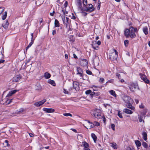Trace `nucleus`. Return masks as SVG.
Here are the masks:
<instances>
[{"mask_svg": "<svg viewBox=\"0 0 150 150\" xmlns=\"http://www.w3.org/2000/svg\"><path fill=\"white\" fill-rule=\"evenodd\" d=\"M5 143H6V145L8 146H10V144L8 143V140H6L5 141Z\"/></svg>", "mask_w": 150, "mask_h": 150, "instance_id": "nucleus-55", "label": "nucleus"}, {"mask_svg": "<svg viewBox=\"0 0 150 150\" xmlns=\"http://www.w3.org/2000/svg\"><path fill=\"white\" fill-rule=\"evenodd\" d=\"M43 110L47 113H51L54 112V110L52 108H44Z\"/></svg>", "mask_w": 150, "mask_h": 150, "instance_id": "nucleus-15", "label": "nucleus"}, {"mask_svg": "<svg viewBox=\"0 0 150 150\" xmlns=\"http://www.w3.org/2000/svg\"><path fill=\"white\" fill-rule=\"evenodd\" d=\"M111 127L113 131H115V126L114 124H112L111 125Z\"/></svg>", "mask_w": 150, "mask_h": 150, "instance_id": "nucleus-44", "label": "nucleus"}, {"mask_svg": "<svg viewBox=\"0 0 150 150\" xmlns=\"http://www.w3.org/2000/svg\"><path fill=\"white\" fill-rule=\"evenodd\" d=\"M17 91V90H16L10 91L7 94V96H6V97H8L11 96L13 94L15 93Z\"/></svg>", "mask_w": 150, "mask_h": 150, "instance_id": "nucleus-19", "label": "nucleus"}, {"mask_svg": "<svg viewBox=\"0 0 150 150\" xmlns=\"http://www.w3.org/2000/svg\"><path fill=\"white\" fill-rule=\"evenodd\" d=\"M7 13L6 11H5L4 12V15L2 16V19L3 20H4L6 19L7 16Z\"/></svg>", "mask_w": 150, "mask_h": 150, "instance_id": "nucleus-38", "label": "nucleus"}, {"mask_svg": "<svg viewBox=\"0 0 150 150\" xmlns=\"http://www.w3.org/2000/svg\"><path fill=\"white\" fill-rule=\"evenodd\" d=\"M48 82L54 86H55L56 83L53 80L50 79L48 80Z\"/></svg>", "mask_w": 150, "mask_h": 150, "instance_id": "nucleus-27", "label": "nucleus"}, {"mask_svg": "<svg viewBox=\"0 0 150 150\" xmlns=\"http://www.w3.org/2000/svg\"><path fill=\"white\" fill-rule=\"evenodd\" d=\"M63 21V23L65 26L66 28H68V26L71 25V20H70L67 17H66V18H64L62 19Z\"/></svg>", "mask_w": 150, "mask_h": 150, "instance_id": "nucleus-5", "label": "nucleus"}, {"mask_svg": "<svg viewBox=\"0 0 150 150\" xmlns=\"http://www.w3.org/2000/svg\"><path fill=\"white\" fill-rule=\"evenodd\" d=\"M73 88H71V89L72 90L74 88L76 90L77 88L78 87L79 83L77 81H74L73 82Z\"/></svg>", "mask_w": 150, "mask_h": 150, "instance_id": "nucleus-11", "label": "nucleus"}, {"mask_svg": "<svg viewBox=\"0 0 150 150\" xmlns=\"http://www.w3.org/2000/svg\"><path fill=\"white\" fill-rule=\"evenodd\" d=\"M63 90V92L65 94H69V92L68 91H67L65 89H64Z\"/></svg>", "mask_w": 150, "mask_h": 150, "instance_id": "nucleus-50", "label": "nucleus"}, {"mask_svg": "<svg viewBox=\"0 0 150 150\" xmlns=\"http://www.w3.org/2000/svg\"><path fill=\"white\" fill-rule=\"evenodd\" d=\"M56 31L55 30V29H54V30H53L52 32V34L53 35H54L56 34Z\"/></svg>", "mask_w": 150, "mask_h": 150, "instance_id": "nucleus-64", "label": "nucleus"}, {"mask_svg": "<svg viewBox=\"0 0 150 150\" xmlns=\"http://www.w3.org/2000/svg\"><path fill=\"white\" fill-rule=\"evenodd\" d=\"M83 5L84 6H86L87 5V0H83Z\"/></svg>", "mask_w": 150, "mask_h": 150, "instance_id": "nucleus-40", "label": "nucleus"}, {"mask_svg": "<svg viewBox=\"0 0 150 150\" xmlns=\"http://www.w3.org/2000/svg\"><path fill=\"white\" fill-rule=\"evenodd\" d=\"M63 115L65 116H70L71 117L72 116V115L70 113H64Z\"/></svg>", "mask_w": 150, "mask_h": 150, "instance_id": "nucleus-41", "label": "nucleus"}, {"mask_svg": "<svg viewBox=\"0 0 150 150\" xmlns=\"http://www.w3.org/2000/svg\"><path fill=\"white\" fill-rule=\"evenodd\" d=\"M80 62L81 65L83 66H87L88 64V61L86 59H81Z\"/></svg>", "mask_w": 150, "mask_h": 150, "instance_id": "nucleus-14", "label": "nucleus"}, {"mask_svg": "<svg viewBox=\"0 0 150 150\" xmlns=\"http://www.w3.org/2000/svg\"><path fill=\"white\" fill-rule=\"evenodd\" d=\"M113 52L110 54L109 57L111 60H116L118 56V52L115 49H113Z\"/></svg>", "mask_w": 150, "mask_h": 150, "instance_id": "nucleus-3", "label": "nucleus"}, {"mask_svg": "<svg viewBox=\"0 0 150 150\" xmlns=\"http://www.w3.org/2000/svg\"><path fill=\"white\" fill-rule=\"evenodd\" d=\"M91 114L95 117L97 119H100L101 117V112L100 110L98 109H95L93 111Z\"/></svg>", "mask_w": 150, "mask_h": 150, "instance_id": "nucleus-4", "label": "nucleus"}, {"mask_svg": "<svg viewBox=\"0 0 150 150\" xmlns=\"http://www.w3.org/2000/svg\"><path fill=\"white\" fill-rule=\"evenodd\" d=\"M4 52L3 48H2L1 50L0 49V59H4V56L3 53Z\"/></svg>", "mask_w": 150, "mask_h": 150, "instance_id": "nucleus-20", "label": "nucleus"}, {"mask_svg": "<svg viewBox=\"0 0 150 150\" xmlns=\"http://www.w3.org/2000/svg\"><path fill=\"white\" fill-rule=\"evenodd\" d=\"M31 36H32L31 38V42L27 46V47H26V50H27L32 45L33 43L34 42V40L33 39V33H32L31 34Z\"/></svg>", "mask_w": 150, "mask_h": 150, "instance_id": "nucleus-16", "label": "nucleus"}, {"mask_svg": "<svg viewBox=\"0 0 150 150\" xmlns=\"http://www.w3.org/2000/svg\"><path fill=\"white\" fill-rule=\"evenodd\" d=\"M43 2V0H38L36 1V4L38 5H40V4H42Z\"/></svg>", "mask_w": 150, "mask_h": 150, "instance_id": "nucleus-36", "label": "nucleus"}, {"mask_svg": "<svg viewBox=\"0 0 150 150\" xmlns=\"http://www.w3.org/2000/svg\"><path fill=\"white\" fill-rule=\"evenodd\" d=\"M142 145L145 148H147L148 147L147 144L145 142L142 143Z\"/></svg>", "mask_w": 150, "mask_h": 150, "instance_id": "nucleus-39", "label": "nucleus"}, {"mask_svg": "<svg viewBox=\"0 0 150 150\" xmlns=\"http://www.w3.org/2000/svg\"><path fill=\"white\" fill-rule=\"evenodd\" d=\"M67 28L68 29V30L69 31V30L71 31L72 29V28L71 27V25H70L69 26H68V28Z\"/></svg>", "mask_w": 150, "mask_h": 150, "instance_id": "nucleus-59", "label": "nucleus"}, {"mask_svg": "<svg viewBox=\"0 0 150 150\" xmlns=\"http://www.w3.org/2000/svg\"><path fill=\"white\" fill-rule=\"evenodd\" d=\"M145 116H144L143 115H140L138 117V119L139 121L140 122H142V121H143V122H144V119Z\"/></svg>", "mask_w": 150, "mask_h": 150, "instance_id": "nucleus-21", "label": "nucleus"}, {"mask_svg": "<svg viewBox=\"0 0 150 150\" xmlns=\"http://www.w3.org/2000/svg\"><path fill=\"white\" fill-rule=\"evenodd\" d=\"M116 76L118 77L119 79H120V75L119 74L117 73L116 74Z\"/></svg>", "mask_w": 150, "mask_h": 150, "instance_id": "nucleus-58", "label": "nucleus"}, {"mask_svg": "<svg viewBox=\"0 0 150 150\" xmlns=\"http://www.w3.org/2000/svg\"><path fill=\"white\" fill-rule=\"evenodd\" d=\"M91 136L92 138L93 139L94 142L95 143H96V141H97V137L96 136V135H95V134H94L92 133L91 134Z\"/></svg>", "mask_w": 150, "mask_h": 150, "instance_id": "nucleus-28", "label": "nucleus"}, {"mask_svg": "<svg viewBox=\"0 0 150 150\" xmlns=\"http://www.w3.org/2000/svg\"><path fill=\"white\" fill-rule=\"evenodd\" d=\"M76 1L77 2V4H82L81 0H76Z\"/></svg>", "mask_w": 150, "mask_h": 150, "instance_id": "nucleus-52", "label": "nucleus"}, {"mask_svg": "<svg viewBox=\"0 0 150 150\" xmlns=\"http://www.w3.org/2000/svg\"><path fill=\"white\" fill-rule=\"evenodd\" d=\"M123 100L126 103V105L128 108L132 110L134 109V108L132 105L133 103V100L130 97L128 96H125L123 98Z\"/></svg>", "mask_w": 150, "mask_h": 150, "instance_id": "nucleus-2", "label": "nucleus"}, {"mask_svg": "<svg viewBox=\"0 0 150 150\" xmlns=\"http://www.w3.org/2000/svg\"><path fill=\"white\" fill-rule=\"evenodd\" d=\"M21 76L20 75H16L13 78V80L14 81L17 82L21 79Z\"/></svg>", "mask_w": 150, "mask_h": 150, "instance_id": "nucleus-17", "label": "nucleus"}, {"mask_svg": "<svg viewBox=\"0 0 150 150\" xmlns=\"http://www.w3.org/2000/svg\"><path fill=\"white\" fill-rule=\"evenodd\" d=\"M128 43L129 41L128 40H125L124 41V43L125 46L126 47H127V46Z\"/></svg>", "mask_w": 150, "mask_h": 150, "instance_id": "nucleus-42", "label": "nucleus"}, {"mask_svg": "<svg viewBox=\"0 0 150 150\" xmlns=\"http://www.w3.org/2000/svg\"><path fill=\"white\" fill-rule=\"evenodd\" d=\"M83 145L84 147L86 148H88L89 146L88 144L86 142H84V144H83Z\"/></svg>", "mask_w": 150, "mask_h": 150, "instance_id": "nucleus-43", "label": "nucleus"}, {"mask_svg": "<svg viewBox=\"0 0 150 150\" xmlns=\"http://www.w3.org/2000/svg\"><path fill=\"white\" fill-rule=\"evenodd\" d=\"M139 107L140 108H144V105L143 104H141L139 105Z\"/></svg>", "mask_w": 150, "mask_h": 150, "instance_id": "nucleus-61", "label": "nucleus"}, {"mask_svg": "<svg viewBox=\"0 0 150 150\" xmlns=\"http://www.w3.org/2000/svg\"><path fill=\"white\" fill-rule=\"evenodd\" d=\"M111 145L114 149H117V145L115 143H111Z\"/></svg>", "mask_w": 150, "mask_h": 150, "instance_id": "nucleus-34", "label": "nucleus"}, {"mask_svg": "<svg viewBox=\"0 0 150 150\" xmlns=\"http://www.w3.org/2000/svg\"><path fill=\"white\" fill-rule=\"evenodd\" d=\"M5 61V60L3 59H0V64L1 63H3Z\"/></svg>", "mask_w": 150, "mask_h": 150, "instance_id": "nucleus-56", "label": "nucleus"}, {"mask_svg": "<svg viewBox=\"0 0 150 150\" xmlns=\"http://www.w3.org/2000/svg\"><path fill=\"white\" fill-rule=\"evenodd\" d=\"M84 11H81V13H82V15L84 16H86L87 14V13L86 12H84Z\"/></svg>", "mask_w": 150, "mask_h": 150, "instance_id": "nucleus-48", "label": "nucleus"}, {"mask_svg": "<svg viewBox=\"0 0 150 150\" xmlns=\"http://www.w3.org/2000/svg\"><path fill=\"white\" fill-rule=\"evenodd\" d=\"M46 101V100L44 99L41 101L35 102L34 103V105L37 107H39L42 105Z\"/></svg>", "mask_w": 150, "mask_h": 150, "instance_id": "nucleus-9", "label": "nucleus"}, {"mask_svg": "<svg viewBox=\"0 0 150 150\" xmlns=\"http://www.w3.org/2000/svg\"><path fill=\"white\" fill-rule=\"evenodd\" d=\"M135 142L136 145L137 147H139L141 146V143L139 141L136 140Z\"/></svg>", "mask_w": 150, "mask_h": 150, "instance_id": "nucleus-32", "label": "nucleus"}, {"mask_svg": "<svg viewBox=\"0 0 150 150\" xmlns=\"http://www.w3.org/2000/svg\"><path fill=\"white\" fill-rule=\"evenodd\" d=\"M93 94H94V96H98L100 95V93L99 92H94Z\"/></svg>", "mask_w": 150, "mask_h": 150, "instance_id": "nucleus-47", "label": "nucleus"}, {"mask_svg": "<svg viewBox=\"0 0 150 150\" xmlns=\"http://www.w3.org/2000/svg\"><path fill=\"white\" fill-rule=\"evenodd\" d=\"M87 6L91 7V8H94L93 7V6L92 4H88V5Z\"/></svg>", "mask_w": 150, "mask_h": 150, "instance_id": "nucleus-62", "label": "nucleus"}, {"mask_svg": "<svg viewBox=\"0 0 150 150\" xmlns=\"http://www.w3.org/2000/svg\"><path fill=\"white\" fill-rule=\"evenodd\" d=\"M64 6L65 8H66L68 5V2L67 1L65 2V3L64 4Z\"/></svg>", "mask_w": 150, "mask_h": 150, "instance_id": "nucleus-57", "label": "nucleus"}, {"mask_svg": "<svg viewBox=\"0 0 150 150\" xmlns=\"http://www.w3.org/2000/svg\"><path fill=\"white\" fill-rule=\"evenodd\" d=\"M87 121L88 122V124H87V129H89V128H88V126H90L91 124H90V123H92L90 122V121H89L88 120H87Z\"/></svg>", "mask_w": 150, "mask_h": 150, "instance_id": "nucleus-49", "label": "nucleus"}, {"mask_svg": "<svg viewBox=\"0 0 150 150\" xmlns=\"http://www.w3.org/2000/svg\"><path fill=\"white\" fill-rule=\"evenodd\" d=\"M95 9L94 8H91L87 6H84V10L85 11L91 12L93 11Z\"/></svg>", "mask_w": 150, "mask_h": 150, "instance_id": "nucleus-8", "label": "nucleus"}, {"mask_svg": "<svg viewBox=\"0 0 150 150\" xmlns=\"http://www.w3.org/2000/svg\"><path fill=\"white\" fill-rule=\"evenodd\" d=\"M147 111V110L146 109H144V111L142 113L141 115H143L144 116H145V115H146V113Z\"/></svg>", "mask_w": 150, "mask_h": 150, "instance_id": "nucleus-37", "label": "nucleus"}, {"mask_svg": "<svg viewBox=\"0 0 150 150\" xmlns=\"http://www.w3.org/2000/svg\"><path fill=\"white\" fill-rule=\"evenodd\" d=\"M77 5L78 7V10L79 11H84V7H83V8L82 6V4H77Z\"/></svg>", "mask_w": 150, "mask_h": 150, "instance_id": "nucleus-26", "label": "nucleus"}, {"mask_svg": "<svg viewBox=\"0 0 150 150\" xmlns=\"http://www.w3.org/2000/svg\"><path fill=\"white\" fill-rule=\"evenodd\" d=\"M4 8L3 7H0V15L4 11Z\"/></svg>", "mask_w": 150, "mask_h": 150, "instance_id": "nucleus-45", "label": "nucleus"}, {"mask_svg": "<svg viewBox=\"0 0 150 150\" xmlns=\"http://www.w3.org/2000/svg\"><path fill=\"white\" fill-rule=\"evenodd\" d=\"M138 30L137 28L131 26L129 28L126 29L124 33L126 38L130 37L132 38H133L136 37L135 33Z\"/></svg>", "mask_w": 150, "mask_h": 150, "instance_id": "nucleus-1", "label": "nucleus"}, {"mask_svg": "<svg viewBox=\"0 0 150 150\" xmlns=\"http://www.w3.org/2000/svg\"><path fill=\"white\" fill-rule=\"evenodd\" d=\"M99 81L101 82L102 83H103L104 81V79L103 78H100V79Z\"/></svg>", "mask_w": 150, "mask_h": 150, "instance_id": "nucleus-54", "label": "nucleus"}, {"mask_svg": "<svg viewBox=\"0 0 150 150\" xmlns=\"http://www.w3.org/2000/svg\"><path fill=\"white\" fill-rule=\"evenodd\" d=\"M143 31L144 33L146 35H147L148 33V28L147 26H145L143 28Z\"/></svg>", "mask_w": 150, "mask_h": 150, "instance_id": "nucleus-23", "label": "nucleus"}, {"mask_svg": "<svg viewBox=\"0 0 150 150\" xmlns=\"http://www.w3.org/2000/svg\"><path fill=\"white\" fill-rule=\"evenodd\" d=\"M81 77H82V79L84 80H88V78L86 75H84L83 74V76Z\"/></svg>", "mask_w": 150, "mask_h": 150, "instance_id": "nucleus-33", "label": "nucleus"}, {"mask_svg": "<svg viewBox=\"0 0 150 150\" xmlns=\"http://www.w3.org/2000/svg\"><path fill=\"white\" fill-rule=\"evenodd\" d=\"M46 79H48L51 76L50 74L47 72L45 73L44 75Z\"/></svg>", "mask_w": 150, "mask_h": 150, "instance_id": "nucleus-29", "label": "nucleus"}, {"mask_svg": "<svg viewBox=\"0 0 150 150\" xmlns=\"http://www.w3.org/2000/svg\"><path fill=\"white\" fill-rule=\"evenodd\" d=\"M123 112L127 114H132L133 113V112L128 109H125L123 110Z\"/></svg>", "mask_w": 150, "mask_h": 150, "instance_id": "nucleus-24", "label": "nucleus"}, {"mask_svg": "<svg viewBox=\"0 0 150 150\" xmlns=\"http://www.w3.org/2000/svg\"><path fill=\"white\" fill-rule=\"evenodd\" d=\"M140 76L141 79L143 80L144 82L148 84H150V82L149 79H147L146 76L142 74H140Z\"/></svg>", "mask_w": 150, "mask_h": 150, "instance_id": "nucleus-7", "label": "nucleus"}, {"mask_svg": "<svg viewBox=\"0 0 150 150\" xmlns=\"http://www.w3.org/2000/svg\"><path fill=\"white\" fill-rule=\"evenodd\" d=\"M55 12L54 11H53V12L52 13H50V16H54V13Z\"/></svg>", "mask_w": 150, "mask_h": 150, "instance_id": "nucleus-63", "label": "nucleus"}, {"mask_svg": "<svg viewBox=\"0 0 150 150\" xmlns=\"http://www.w3.org/2000/svg\"><path fill=\"white\" fill-rule=\"evenodd\" d=\"M90 124H91V126H88V128H89V129H91V128H93L95 126H98L99 125H100L99 123H98L97 122H96V121L94 122L93 123H90Z\"/></svg>", "mask_w": 150, "mask_h": 150, "instance_id": "nucleus-12", "label": "nucleus"}, {"mask_svg": "<svg viewBox=\"0 0 150 150\" xmlns=\"http://www.w3.org/2000/svg\"><path fill=\"white\" fill-rule=\"evenodd\" d=\"M86 72L87 74L89 75H91L92 73L91 71L89 70H87Z\"/></svg>", "mask_w": 150, "mask_h": 150, "instance_id": "nucleus-53", "label": "nucleus"}, {"mask_svg": "<svg viewBox=\"0 0 150 150\" xmlns=\"http://www.w3.org/2000/svg\"><path fill=\"white\" fill-rule=\"evenodd\" d=\"M118 111V114L117 115L121 118H123V117L122 115V112L120 110H117Z\"/></svg>", "mask_w": 150, "mask_h": 150, "instance_id": "nucleus-35", "label": "nucleus"}, {"mask_svg": "<svg viewBox=\"0 0 150 150\" xmlns=\"http://www.w3.org/2000/svg\"><path fill=\"white\" fill-rule=\"evenodd\" d=\"M8 25L9 23L8 21H6V22H4L3 23L2 25L5 29H6L8 28Z\"/></svg>", "mask_w": 150, "mask_h": 150, "instance_id": "nucleus-18", "label": "nucleus"}, {"mask_svg": "<svg viewBox=\"0 0 150 150\" xmlns=\"http://www.w3.org/2000/svg\"><path fill=\"white\" fill-rule=\"evenodd\" d=\"M92 47L95 50H98L99 49L98 46L96 43V41H93L92 42Z\"/></svg>", "mask_w": 150, "mask_h": 150, "instance_id": "nucleus-13", "label": "nucleus"}, {"mask_svg": "<svg viewBox=\"0 0 150 150\" xmlns=\"http://www.w3.org/2000/svg\"><path fill=\"white\" fill-rule=\"evenodd\" d=\"M143 138L144 139V140L145 141H146L147 139V134L145 132H142V134Z\"/></svg>", "mask_w": 150, "mask_h": 150, "instance_id": "nucleus-22", "label": "nucleus"}, {"mask_svg": "<svg viewBox=\"0 0 150 150\" xmlns=\"http://www.w3.org/2000/svg\"><path fill=\"white\" fill-rule=\"evenodd\" d=\"M59 21L55 19L54 21L55 27H59Z\"/></svg>", "mask_w": 150, "mask_h": 150, "instance_id": "nucleus-30", "label": "nucleus"}, {"mask_svg": "<svg viewBox=\"0 0 150 150\" xmlns=\"http://www.w3.org/2000/svg\"><path fill=\"white\" fill-rule=\"evenodd\" d=\"M77 74H78L80 76H82L83 74V69L80 67H77Z\"/></svg>", "mask_w": 150, "mask_h": 150, "instance_id": "nucleus-10", "label": "nucleus"}, {"mask_svg": "<svg viewBox=\"0 0 150 150\" xmlns=\"http://www.w3.org/2000/svg\"><path fill=\"white\" fill-rule=\"evenodd\" d=\"M109 92L112 96H113L115 97H116L117 95L115 93V92L112 90H111L109 91Z\"/></svg>", "mask_w": 150, "mask_h": 150, "instance_id": "nucleus-31", "label": "nucleus"}, {"mask_svg": "<svg viewBox=\"0 0 150 150\" xmlns=\"http://www.w3.org/2000/svg\"><path fill=\"white\" fill-rule=\"evenodd\" d=\"M24 111V110L23 108H21L19 110V111H18V113H21V112H22Z\"/></svg>", "mask_w": 150, "mask_h": 150, "instance_id": "nucleus-51", "label": "nucleus"}, {"mask_svg": "<svg viewBox=\"0 0 150 150\" xmlns=\"http://www.w3.org/2000/svg\"><path fill=\"white\" fill-rule=\"evenodd\" d=\"M60 15L62 19H63V18H66V17H65V13L64 10L62 9V10Z\"/></svg>", "mask_w": 150, "mask_h": 150, "instance_id": "nucleus-25", "label": "nucleus"}, {"mask_svg": "<svg viewBox=\"0 0 150 150\" xmlns=\"http://www.w3.org/2000/svg\"><path fill=\"white\" fill-rule=\"evenodd\" d=\"M91 93V90H88L86 91L85 93L86 95L90 94Z\"/></svg>", "mask_w": 150, "mask_h": 150, "instance_id": "nucleus-46", "label": "nucleus"}, {"mask_svg": "<svg viewBox=\"0 0 150 150\" xmlns=\"http://www.w3.org/2000/svg\"><path fill=\"white\" fill-rule=\"evenodd\" d=\"M12 100V99H11L9 100H7L6 101V103H8V104H9L11 102Z\"/></svg>", "mask_w": 150, "mask_h": 150, "instance_id": "nucleus-60", "label": "nucleus"}, {"mask_svg": "<svg viewBox=\"0 0 150 150\" xmlns=\"http://www.w3.org/2000/svg\"><path fill=\"white\" fill-rule=\"evenodd\" d=\"M129 87L130 90L132 92H134L136 88H137L138 90H139L138 85L133 83H131L129 85Z\"/></svg>", "mask_w": 150, "mask_h": 150, "instance_id": "nucleus-6", "label": "nucleus"}]
</instances>
